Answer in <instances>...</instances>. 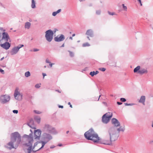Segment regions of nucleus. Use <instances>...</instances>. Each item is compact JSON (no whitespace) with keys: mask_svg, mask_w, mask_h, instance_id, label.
<instances>
[{"mask_svg":"<svg viewBox=\"0 0 153 153\" xmlns=\"http://www.w3.org/2000/svg\"><path fill=\"white\" fill-rule=\"evenodd\" d=\"M80 1H84L85 0H79Z\"/></svg>","mask_w":153,"mask_h":153,"instance_id":"56","label":"nucleus"},{"mask_svg":"<svg viewBox=\"0 0 153 153\" xmlns=\"http://www.w3.org/2000/svg\"><path fill=\"white\" fill-rule=\"evenodd\" d=\"M59 108H63V106H62V105H59Z\"/></svg>","mask_w":153,"mask_h":153,"instance_id":"46","label":"nucleus"},{"mask_svg":"<svg viewBox=\"0 0 153 153\" xmlns=\"http://www.w3.org/2000/svg\"><path fill=\"white\" fill-rule=\"evenodd\" d=\"M87 38H88V39L89 40H90V38H89V37L88 36V37H87Z\"/></svg>","mask_w":153,"mask_h":153,"instance_id":"54","label":"nucleus"},{"mask_svg":"<svg viewBox=\"0 0 153 153\" xmlns=\"http://www.w3.org/2000/svg\"><path fill=\"white\" fill-rule=\"evenodd\" d=\"M54 64L51 63V62L49 63V65L51 67Z\"/></svg>","mask_w":153,"mask_h":153,"instance_id":"42","label":"nucleus"},{"mask_svg":"<svg viewBox=\"0 0 153 153\" xmlns=\"http://www.w3.org/2000/svg\"><path fill=\"white\" fill-rule=\"evenodd\" d=\"M10 99V97L7 95H4L1 97L0 98L1 102L4 103L8 102Z\"/></svg>","mask_w":153,"mask_h":153,"instance_id":"7","label":"nucleus"},{"mask_svg":"<svg viewBox=\"0 0 153 153\" xmlns=\"http://www.w3.org/2000/svg\"><path fill=\"white\" fill-rule=\"evenodd\" d=\"M105 136L102 139H100L98 134L92 129H90L84 134L85 138L88 140H92L94 142L104 144L110 145L112 141L115 140L117 137L115 132L113 128H109L104 133Z\"/></svg>","mask_w":153,"mask_h":153,"instance_id":"1","label":"nucleus"},{"mask_svg":"<svg viewBox=\"0 0 153 153\" xmlns=\"http://www.w3.org/2000/svg\"><path fill=\"white\" fill-rule=\"evenodd\" d=\"M58 92H59V93H61V91H57Z\"/></svg>","mask_w":153,"mask_h":153,"instance_id":"57","label":"nucleus"},{"mask_svg":"<svg viewBox=\"0 0 153 153\" xmlns=\"http://www.w3.org/2000/svg\"><path fill=\"white\" fill-rule=\"evenodd\" d=\"M120 100L122 102H124L126 101V99H125L124 98H121L120 99Z\"/></svg>","mask_w":153,"mask_h":153,"instance_id":"30","label":"nucleus"},{"mask_svg":"<svg viewBox=\"0 0 153 153\" xmlns=\"http://www.w3.org/2000/svg\"><path fill=\"white\" fill-rule=\"evenodd\" d=\"M124 129L122 128V127H120L119 128H117V130L118 131H124Z\"/></svg>","mask_w":153,"mask_h":153,"instance_id":"24","label":"nucleus"},{"mask_svg":"<svg viewBox=\"0 0 153 153\" xmlns=\"http://www.w3.org/2000/svg\"><path fill=\"white\" fill-rule=\"evenodd\" d=\"M112 116V112H108L104 115L102 117V122L105 123H107L110 120Z\"/></svg>","mask_w":153,"mask_h":153,"instance_id":"4","label":"nucleus"},{"mask_svg":"<svg viewBox=\"0 0 153 153\" xmlns=\"http://www.w3.org/2000/svg\"><path fill=\"white\" fill-rule=\"evenodd\" d=\"M98 73H99V72H98V71H96L95 72V74H96V75L97 74H98Z\"/></svg>","mask_w":153,"mask_h":153,"instance_id":"48","label":"nucleus"},{"mask_svg":"<svg viewBox=\"0 0 153 153\" xmlns=\"http://www.w3.org/2000/svg\"><path fill=\"white\" fill-rule=\"evenodd\" d=\"M4 57H3V58H1V59L0 60H1V61L2 60L4 59Z\"/></svg>","mask_w":153,"mask_h":153,"instance_id":"52","label":"nucleus"},{"mask_svg":"<svg viewBox=\"0 0 153 153\" xmlns=\"http://www.w3.org/2000/svg\"><path fill=\"white\" fill-rule=\"evenodd\" d=\"M75 34H73L72 35V36H75Z\"/></svg>","mask_w":153,"mask_h":153,"instance_id":"53","label":"nucleus"},{"mask_svg":"<svg viewBox=\"0 0 153 153\" xmlns=\"http://www.w3.org/2000/svg\"><path fill=\"white\" fill-rule=\"evenodd\" d=\"M111 122L112 124L114 125L115 126L118 127L120 126V123L118 120L115 118H113L111 120Z\"/></svg>","mask_w":153,"mask_h":153,"instance_id":"11","label":"nucleus"},{"mask_svg":"<svg viewBox=\"0 0 153 153\" xmlns=\"http://www.w3.org/2000/svg\"><path fill=\"white\" fill-rule=\"evenodd\" d=\"M108 13L109 15H113L115 14V13H111L109 12H108Z\"/></svg>","mask_w":153,"mask_h":153,"instance_id":"33","label":"nucleus"},{"mask_svg":"<svg viewBox=\"0 0 153 153\" xmlns=\"http://www.w3.org/2000/svg\"><path fill=\"white\" fill-rule=\"evenodd\" d=\"M61 11V9H59L57 11H56V12L57 13H57H59V12H60Z\"/></svg>","mask_w":153,"mask_h":153,"instance_id":"37","label":"nucleus"},{"mask_svg":"<svg viewBox=\"0 0 153 153\" xmlns=\"http://www.w3.org/2000/svg\"><path fill=\"white\" fill-rule=\"evenodd\" d=\"M39 51V50L38 49H34V50H33V51Z\"/></svg>","mask_w":153,"mask_h":153,"instance_id":"41","label":"nucleus"},{"mask_svg":"<svg viewBox=\"0 0 153 153\" xmlns=\"http://www.w3.org/2000/svg\"><path fill=\"white\" fill-rule=\"evenodd\" d=\"M58 146H62V144H59L58 145Z\"/></svg>","mask_w":153,"mask_h":153,"instance_id":"49","label":"nucleus"},{"mask_svg":"<svg viewBox=\"0 0 153 153\" xmlns=\"http://www.w3.org/2000/svg\"><path fill=\"white\" fill-rule=\"evenodd\" d=\"M30 25L31 24L30 22H27L26 23L25 25V28L29 29L30 26Z\"/></svg>","mask_w":153,"mask_h":153,"instance_id":"17","label":"nucleus"},{"mask_svg":"<svg viewBox=\"0 0 153 153\" xmlns=\"http://www.w3.org/2000/svg\"><path fill=\"white\" fill-rule=\"evenodd\" d=\"M125 105H132V104H128L127 103H125Z\"/></svg>","mask_w":153,"mask_h":153,"instance_id":"39","label":"nucleus"},{"mask_svg":"<svg viewBox=\"0 0 153 153\" xmlns=\"http://www.w3.org/2000/svg\"><path fill=\"white\" fill-rule=\"evenodd\" d=\"M45 37L47 40L48 42H51L53 38V33L51 30H47L46 32Z\"/></svg>","mask_w":153,"mask_h":153,"instance_id":"6","label":"nucleus"},{"mask_svg":"<svg viewBox=\"0 0 153 153\" xmlns=\"http://www.w3.org/2000/svg\"><path fill=\"white\" fill-rule=\"evenodd\" d=\"M99 70L102 71H105L106 69L104 68H100L99 69Z\"/></svg>","mask_w":153,"mask_h":153,"instance_id":"27","label":"nucleus"},{"mask_svg":"<svg viewBox=\"0 0 153 153\" xmlns=\"http://www.w3.org/2000/svg\"><path fill=\"white\" fill-rule=\"evenodd\" d=\"M147 71L145 69H141L138 71V73L140 74H143L147 73Z\"/></svg>","mask_w":153,"mask_h":153,"instance_id":"16","label":"nucleus"},{"mask_svg":"<svg viewBox=\"0 0 153 153\" xmlns=\"http://www.w3.org/2000/svg\"><path fill=\"white\" fill-rule=\"evenodd\" d=\"M42 75H43V78H44L45 76L46 75V74H45L44 73H42Z\"/></svg>","mask_w":153,"mask_h":153,"instance_id":"47","label":"nucleus"},{"mask_svg":"<svg viewBox=\"0 0 153 153\" xmlns=\"http://www.w3.org/2000/svg\"><path fill=\"white\" fill-rule=\"evenodd\" d=\"M146 100V97L144 96H142L139 101V102L141 103L144 105H145V101Z\"/></svg>","mask_w":153,"mask_h":153,"instance_id":"14","label":"nucleus"},{"mask_svg":"<svg viewBox=\"0 0 153 153\" xmlns=\"http://www.w3.org/2000/svg\"><path fill=\"white\" fill-rule=\"evenodd\" d=\"M35 120L38 123L40 122L41 119L38 116H36L34 117Z\"/></svg>","mask_w":153,"mask_h":153,"instance_id":"18","label":"nucleus"},{"mask_svg":"<svg viewBox=\"0 0 153 153\" xmlns=\"http://www.w3.org/2000/svg\"><path fill=\"white\" fill-rule=\"evenodd\" d=\"M152 127H153V124H152Z\"/></svg>","mask_w":153,"mask_h":153,"instance_id":"59","label":"nucleus"},{"mask_svg":"<svg viewBox=\"0 0 153 153\" xmlns=\"http://www.w3.org/2000/svg\"><path fill=\"white\" fill-rule=\"evenodd\" d=\"M15 99L18 100H21L22 99V95L20 93V90L18 88H16L14 94Z\"/></svg>","mask_w":153,"mask_h":153,"instance_id":"5","label":"nucleus"},{"mask_svg":"<svg viewBox=\"0 0 153 153\" xmlns=\"http://www.w3.org/2000/svg\"><path fill=\"white\" fill-rule=\"evenodd\" d=\"M96 13L97 14H100V11H97L96 12Z\"/></svg>","mask_w":153,"mask_h":153,"instance_id":"40","label":"nucleus"},{"mask_svg":"<svg viewBox=\"0 0 153 153\" xmlns=\"http://www.w3.org/2000/svg\"><path fill=\"white\" fill-rule=\"evenodd\" d=\"M31 7L33 8L35 7V3L34 0H32Z\"/></svg>","mask_w":153,"mask_h":153,"instance_id":"20","label":"nucleus"},{"mask_svg":"<svg viewBox=\"0 0 153 153\" xmlns=\"http://www.w3.org/2000/svg\"><path fill=\"white\" fill-rule=\"evenodd\" d=\"M69 39L72 40V37H70Z\"/></svg>","mask_w":153,"mask_h":153,"instance_id":"50","label":"nucleus"},{"mask_svg":"<svg viewBox=\"0 0 153 153\" xmlns=\"http://www.w3.org/2000/svg\"><path fill=\"white\" fill-rule=\"evenodd\" d=\"M61 11V9H59L57 11H56V12L57 13H57H59V12H60Z\"/></svg>","mask_w":153,"mask_h":153,"instance_id":"38","label":"nucleus"},{"mask_svg":"<svg viewBox=\"0 0 153 153\" xmlns=\"http://www.w3.org/2000/svg\"><path fill=\"white\" fill-rule=\"evenodd\" d=\"M51 148H53V147H51Z\"/></svg>","mask_w":153,"mask_h":153,"instance_id":"62","label":"nucleus"},{"mask_svg":"<svg viewBox=\"0 0 153 153\" xmlns=\"http://www.w3.org/2000/svg\"><path fill=\"white\" fill-rule=\"evenodd\" d=\"M9 39V36L7 33L4 32L2 33V38L1 41L4 40L5 41L7 42Z\"/></svg>","mask_w":153,"mask_h":153,"instance_id":"13","label":"nucleus"},{"mask_svg":"<svg viewBox=\"0 0 153 153\" xmlns=\"http://www.w3.org/2000/svg\"><path fill=\"white\" fill-rule=\"evenodd\" d=\"M25 76L26 77H28L30 76V73L29 71L26 72L25 74Z\"/></svg>","mask_w":153,"mask_h":153,"instance_id":"22","label":"nucleus"},{"mask_svg":"<svg viewBox=\"0 0 153 153\" xmlns=\"http://www.w3.org/2000/svg\"><path fill=\"white\" fill-rule=\"evenodd\" d=\"M140 66H138L136 68H135L134 70V73L137 72H138V71L140 70Z\"/></svg>","mask_w":153,"mask_h":153,"instance_id":"19","label":"nucleus"},{"mask_svg":"<svg viewBox=\"0 0 153 153\" xmlns=\"http://www.w3.org/2000/svg\"><path fill=\"white\" fill-rule=\"evenodd\" d=\"M64 43L63 44V45H62L61 47H64Z\"/></svg>","mask_w":153,"mask_h":153,"instance_id":"51","label":"nucleus"},{"mask_svg":"<svg viewBox=\"0 0 153 153\" xmlns=\"http://www.w3.org/2000/svg\"><path fill=\"white\" fill-rule=\"evenodd\" d=\"M50 126L49 125H47L45 126V128L48 130H50Z\"/></svg>","mask_w":153,"mask_h":153,"instance_id":"25","label":"nucleus"},{"mask_svg":"<svg viewBox=\"0 0 153 153\" xmlns=\"http://www.w3.org/2000/svg\"><path fill=\"white\" fill-rule=\"evenodd\" d=\"M122 6L123 7V10L125 11H127V7L126 6H125L124 4H123Z\"/></svg>","mask_w":153,"mask_h":153,"instance_id":"23","label":"nucleus"},{"mask_svg":"<svg viewBox=\"0 0 153 153\" xmlns=\"http://www.w3.org/2000/svg\"><path fill=\"white\" fill-rule=\"evenodd\" d=\"M117 104H118V105H120L121 104H122V103L121 102H117Z\"/></svg>","mask_w":153,"mask_h":153,"instance_id":"45","label":"nucleus"},{"mask_svg":"<svg viewBox=\"0 0 153 153\" xmlns=\"http://www.w3.org/2000/svg\"><path fill=\"white\" fill-rule=\"evenodd\" d=\"M68 105H70V106L71 108H72V105L71 104V103L70 102H68Z\"/></svg>","mask_w":153,"mask_h":153,"instance_id":"36","label":"nucleus"},{"mask_svg":"<svg viewBox=\"0 0 153 153\" xmlns=\"http://www.w3.org/2000/svg\"><path fill=\"white\" fill-rule=\"evenodd\" d=\"M65 39V37L63 35H61L60 36H58L54 38V40L56 42H60Z\"/></svg>","mask_w":153,"mask_h":153,"instance_id":"10","label":"nucleus"},{"mask_svg":"<svg viewBox=\"0 0 153 153\" xmlns=\"http://www.w3.org/2000/svg\"><path fill=\"white\" fill-rule=\"evenodd\" d=\"M86 34L91 37H92L93 36V34L92 30L91 29L88 30L86 31Z\"/></svg>","mask_w":153,"mask_h":153,"instance_id":"15","label":"nucleus"},{"mask_svg":"<svg viewBox=\"0 0 153 153\" xmlns=\"http://www.w3.org/2000/svg\"><path fill=\"white\" fill-rule=\"evenodd\" d=\"M27 143L24 145V149L25 153H30L32 151L33 152L39 150L43 148L45 145L46 143L44 141H42V146L40 147V143L39 142L35 143L32 149V143H33V139L31 136H27L26 138Z\"/></svg>","mask_w":153,"mask_h":153,"instance_id":"2","label":"nucleus"},{"mask_svg":"<svg viewBox=\"0 0 153 153\" xmlns=\"http://www.w3.org/2000/svg\"><path fill=\"white\" fill-rule=\"evenodd\" d=\"M41 131L39 129L35 130L34 131V137L35 139H39L41 135Z\"/></svg>","mask_w":153,"mask_h":153,"instance_id":"9","label":"nucleus"},{"mask_svg":"<svg viewBox=\"0 0 153 153\" xmlns=\"http://www.w3.org/2000/svg\"><path fill=\"white\" fill-rule=\"evenodd\" d=\"M46 66H44V67H45V68H46Z\"/></svg>","mask_w":153,"mask_h":153,"instance_id":"60","label":"nucleus"},{"mask_svg":"<svg viewBox=\"0 0 153 153\" xmlns=\"http://www.w3.org/2000/svg\"><path fill=\"white\" fill-rule=\"evenodd\" d=\"M46 62H47V63H49L50 62L49 61V60L48 59H46Z\"/></svg>","mask_w":153,"mask_h":153,"instance_id":"43","label":"nucleus"},{"mask_svg":"<svg viewBox=\"0 0 153 153\" xmlns=\"http://www.w3.org/2000/svg\"><path fill=\"white\" fill-rule=\"evenodd\" d=\"M23 46V45H22L18 47L14 48L11 51V54L13 55L16 53L18 52L19 49Z\"/></svg>","mask_w":153,"mask_h":153,"instance_id":"8","label":"nucleus"},{"mask_svg":"<svg viewBox=\"0 0 153 153\" xmlns=\"http://www.w3.org/2000/svg\"><path fill=\"white\" fill-rule=\"evenodd\" d=\"M68 52H69L70 55L71 56L73 57L74 56V54L72 52L70 51H68Z\"/></svg>","mask_w":153,"mask_h":153,"instance_id":"28","label":"nucleus"},{"mask_svg":"<svg viewBox=\"0 0 153 153\" xmlns=\"http://www.w3.org/2000/svg\"><path fill=\"white\" fill-rule=\"evenodd\" d=\"M13 111L14 113L17 114L18 113V111L17 110H14Z\"/></svg>","mask_w":153,"mask_h":153,"instance_id":"31","label":"nucleus"},{"mask_svg":"<svg viewBox=\"0 0 153 153\" xmlns=\"http://www.w3.org/2000/svg\"><path fill=\"white\" fill-rule=\"evenodd\" d=\"M40 85H41V84H36L35 85V87L36 88H39L40 87Z\"/></svg>","mask_w":153,"mask_h":153,"instance_id":"29","label":"nucleus"},{"mask_svg":"<svg viewBox=\"0 0 153 153\" xmlns=\"http://www.w3.org/2000/svg\"><path fill=\"white\" fill-rule=\"evenodd\" d=\"M152 142H153V141H152Z\"/></svg>","mask_w":153,"mask_h":153,"instance_id":"63","label":"nucleus"},{"mask_svg":"<svg viewBox=\"0 0 153 153\" xmlns=\"http://www.w3.org/2000/svg\"><path fill=\"white\" fill-rule=\"evenodd\" d=\"M57 14L56 12H53V13H52V15L54 16H55L56 14Z\"/></svg>","mask_w":153,"mask_h":153,"instance_id":"34","label":"nucleus"},{"mask_svg":"<svg viewBox=\"0 0 153 153\" xmlns=\"http://www.w3.org/2000/svg\"><path fill=\"white\" fill-rule=\"evenodd\" d=\"M0 46L3 48L7 50L10 47V45L8 42H6L4 43L1 44Z\"/></svg>","mask_w":153,"mask_h":153,"instance_id":"12","label":"nucleus"},{"mask_svg":"<svg viewBox=\"0 0 153 153\" xmlns=\"http://www.w3.org/2000/svg\"><path fill=\"white\" fill-rule=\"evenodd\" d=\"M34 112H35V113L37 114H40L41 113V112L39 111H34Z\"/></svg>","mask_w":153,"mask_h":153,"instance_id":"35","label":"nucleus"},{"mask_svg":"<svg viewBox=\"0 0 153 153\" xmlns=\"http://www.w3.org/2000/svg\"><path fill=\"white\" fill-rule=\"evenodd\" d=\"M0 72L2 74H4V71L1 69H0Z\"/></svg>","mask_w":153,"mask_h":153,"instance_id":"32","label":"nucleus"},{"mask_svg":"<svg viewBox=\"0 0 153 153\" xmlns=\"http://www.w3.org/2000/svg\"><path fill=\"white\" fill-rule=\"evenodd\" d=\"M90 74L92 76H93L94 75H96V74H95V72L94 71H93L92 72H91L90 73Z\"/></svg>","mask_w":153,"mask_h":153,"instance_id":"26","label":"nucleus"},{"mask_svg":"<svg viewBox=\"0 0 153 153\" xmlns=\"http://www.w3.org/2000/svg\"><path fill=\"white\" fill-rule=\"evenodd\" d=\"M100 96H99V98H98V100H99V98H100Z\"/></svg>","mask_w":153,"mask_h":153,"instance_id":"58","label":"nucleus"},{"mask_svg":"<svg viewBox=\"0 0 153 153\" xmlns=\"http://www.w3.org/2000/svg\"><path fill=\"white\" fill-rule=\"evenodd\" d=\"M139 1V2H140V5L141 6H142V3H141V0H137Z\"/></svg>","mask_w":153,"mask_h":153,"instance_id":"44","label":"nucleus"},{"mask_svg":"<svg viewBox=\"0 0 153 153\" xmlns=\"http://www.w3.org/2000/svg\"><path fill=\"white\" fill-rule=\"evenodd\" d=\"M69 132V131H66V133L68 134Z\"/></svg>","mask_w":153,"mask_h":153,"instance_id":"55","label":"nucleus"},{"mask_svg":"<svg viewBox=\"0 0 153 153\" xmlns=\"http://www.w3.org/2000/svg\"><path fill=\"white\" fill-rule=\"evenodd\" d=\"M51 148H53V147H51Z\"/></svg>","mask_w":153,"mask_h":153,"instance_id":"61","label":"nucleus"},{"mask_svg":"<svg viewBox=\"0 0 153 153\" xmlns=\"http://www.w3.org/2000/svg\"><path fill=\"white\" fill-rule=\"evenodd\" d=\"M90 46V45L88 42L82 44V46L83 47H86L89 46Z\"/></svg>","mask_w":153,"mask_h":153,"instance_id":"21","label":"nucleus"},{"mask_svg":"<svg viewBox=\"0 0 153 153\" xmlns=\"http://www.w3.org/2000/svg\"><path fill=\"white\" fill-rule=\"evenodd\" d=\"M21 136L19 134L15 132L11 134V141L8 143L7 146V147L10 149L14 148V145L17 146L21 142Z\"/></svg>","mask_w":153,"mask_h":153,"instance_id":"3","label":"nucleus"}]
</instances>
